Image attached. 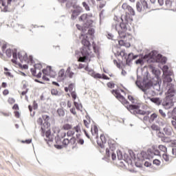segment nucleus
I'll use <instances>...</instances> for the list:
<instances>
[{
  "label": "nucleus",
  "mask_w": 176,
  "mask_h": 176,
  "mask_svg": "<svg viewBox=\"0 0 176 176\" xmlns=\"http://www.w3.org/2000/svg\"><path fill=\"white\" fill-rule=\"evenodd\" d=\"M111 94L114 95L117 99L122 102L131 113L134 115L139 114L142 116L146 115V111L140 109V106L138 104H129V102L126 100L123 96H121L119 90L115 89L111 91Z\"/></svg>",
  "instance_id": "f257e3e1"
},
{
  "label": "nucleus",
  "mask_w": 176,
  "mask_h": 176,
  "mask_svg": "<svg viewBox=\"0 0 176 176\" xmlns=\"http://www.w3.org/2000/svg\"><path fill=\"white\" fill-rule=\"evenodd\" d=\"M122 23H117L115 22V29L118 32L119 37L121 38H126L127 36H131L130 34L126 33L127 30V23L133 21V19L131 17L129 13L126 12L125 15L121 17Z\"/></svg>",
  "instance_id": "f03ea898"
},
{
  "label": "nucleus",
  "mask_w": 176,
  "mask_h": 176,
  "mask_svg": "<svg viewBox=\"0 0 176 176\" xmlns=\"http://www.w3.org/2000/svg\"><path fill=\"white\" fill-rule=\"evenodd\" d=\"M81 43L83 46L82 47V50L80 51L82 56L79 57L78 62L85 63L86 60L89 59L91 53V43L88 40V36L87 35H83L81 34L80 36H79V39L81 40Z\"/></svg>",
  "instance_id": "7ed1b4c3"
},
{
  "label": "nucleus",
  "mask_w": 176,
  "mask_h": 176,
  "mask_svg": "<svg viewBox=\"0 0 176 176\" xmlns=\"http://www.w3.org/2000/svg\"><path fill=\"white\" fill-rule=\"evenodd\" d=\"M148 57L155 59V62L162 65L166 64L167 62L166 57L163 56L160 54H157L156 51H152L150 54H148Z\"/></svg>",
  "instance_id": "20e7f679"
},
{
  "label": "nucleus",
  "mask_w": 176,
  "mask_h": 176,
  "mask_svg": "<svg viewBox=\"0 0 176 176\" xmlns=\"http://www.w3.org/2000/svg\"><path fill=\"white\" fill-rule=\"evenodd\" d=\"M79 21L84 22V27L85 28H89V27H93L94 21L91 19L90 16L87 14H82L80 17H79Z\"/></svg>",
  "instance_id": "39448f33"
},
{
  "label": "nucleus",
  "mask_w": 176,
  "mask_h": 176,
  "mask_svg": "<svg viewBox=\"0 0 176 176\" xmlns=\"http://www.w3.org/2000/svg\"><path fill=\"white\" fill-rule=\"evenodd\" d=\"M41 135L42 137H46L45 139V141H50V137H51V131L50 129H48V124L45 123L41 126Z\"/></svg>",
  "instance_id": "423d86ee"
},
{
  "label": "nucleus",
  "mask_w": 176,
  "mask_h": 176,
  "mask_svg": "<svg viewBox=\"0 0 176 176\" xmlns=\"http://www.w3.org/2000/svg\"><path fill=\"white\" fill-rule=\"evenodd\" d=\"M84 132H85V135H87V138L91 140V141H93L94 139L97 140L98 138V126L95 124L94 126H92L91 129L92 137H90V135H88L86 130H84Z\"/></svg>",
  "instance_id": "0eeeda50"
},
{
  "label": "nucleus",
  "mask_w": 176,
  "mask_h": 176,
  "mask_svg": "<svg viewBox=\"0 0 176 176\" xmlns=\"http://www.w3.org/2000/svg\"><path fill=\"white\" fill-rule=\"evenodd\" d=\"M137 10L138 12H142L147 9L151 10L152 7L150 5H148L146 0H141L140 2H137Z\"/></svg>",
  "instance_id": "6e6552de"
},
{
  "label": "nucleus",
  "mask_w": 176,
  "mask_h": 176,
  "mask_svg": "<svg viewBox=\"0 0 176 176\" xmlns=\"http://www.w3.org/2000/svg\"><path fill=\"white\" fill-rule=\"evenodd\" d=\"M18 57L19 60H21V63H23L24 61L30 63V62L32 63V56H28L27 53H25V51H21L18 54Z\"/></svg>",
  "instance_id": "1a4fd4ad"
},
{
  "label": "nucleus",
  "mask_w": 176,
  "mask_h": 176,
  "mask_svg": "<svg viewBox=\"0 0 176 176\" xmlns=\"http://www.w3.org/2000/svg\"><path fill=\"white\" fill-rule=\"evenodd\" d=\"M42 69V65L40 63L35 64L34 68L31 69V73L33 76H36L38 78H40L42 76L41 69Z\"/></svg>",
  "instance_id": "9d476101"
},
{
  "label": "nucleus",
  "mask_w": 176,
  "mask_h": 176,
  "mask_svg": "<svg viewBox=\"0 0 176 176\" xmlns=\"http://www.w3.org/2000/svg\"><path fill=\"white\" fill-rule=\"evenodd\" d=\"M69 144V140L68 138H65L64 140L61 141L60 140H58L56 141V144L54 145L55 148L56 149H62L65 148V146H67V145Z\"/></svg>",
  "instance_id": "9b49d317"
},
{
  "label": "nucleus",
  "mask_w": 176,
  "mask_h": 176,
  "mask_svg": "<svg viewBox=\"0 0 176 176\" xmlns=\"http://www.w3.org/2000/svg\"><path fill=\"white\" fill-rule=\"evenodd\" d=\"M122 9L128 10V12H130L131 16L135 15V11H134L133 8L128 5L126 3H124L122 5Z\"/></svg>",
  "instance_id": "f8f14e48"
},
{
  "label": "nucleus",
  "mask_w": 176,
  "mask_h": 176,
  "mask_svg": "<svg viewBox=\"0 0 176 176\" xmlns=\"http://www.w3.org/2000/svg\"><path fill=\"white\" fill-rule=\"evenodd\" d=\"M162 105H163L165 109H169L173 107L174 103L170 100L166 99L163 102V103H162Z\"/></svg>",
  "instance_id": "ddd939ff"
},
{
  "label": "nucleus",
  "mask_w": 176,
  "mask_h": 176,
  "mask_svg": "<svg viewBox=\"0 0 176 176\" xmlns=\"http://www.w3.org/2000/svg\"><path fill=\"white\" fill-rule=\"evenodd\" d=\"M66 77H67V74H65V69H60V71L58 72V81L63 82Z\"/></svg>",
  "instance_id": "4468645a"
},
{
  "label": "nucleus",
  "mask_w": 176,
  "mask_h": 176,
  "mask_svg": "<svg viewBox=\"0 0 176 176\" xmlns=\"http://www.w3.org/2000/svg\"><path fill=\"white\" fill-rule=\"evenodd\" d=\"M106 157H111L112 160H116L117 158L116 153H114L113 151H109V148H106Z\"/></svg>",
  "instance_id": "2eb2a0df"
},
{
  "label": "nucleus",
  "mask_w": 176,
  "mask_h": 176,
  "mask_svg": "<svg viewBox=\"0 0 176 176\" xmlns=\"http://www.w3.org/2000/svg\"><path fill=\"white\" fill-rule=\"evenodd\" d=\"M62 129L64 131L72 130L73 129V125L68 123H65V124H63Z\"/></svg>",
  "instance_id": "dca6fc26"
},
{
  "label": "nucleus",
  "mask_w": 176,
  "mask_h": 176,
  "mask_svg": "<svg viewBox=\"0 0 176 176\" xmlns=\"http://www.w3.org/2000/svg\"><path fill=\"white\" fill-rule=\"evenodd\" d=\"M65 74H66V76H68L70 78H73L74 73L71 72V67H67V69H66V72H65Z\"/></svg>",
  "instance_id": "f3484780"
},
{
  "label": "nucleus",
  "mask_w": 176,
  "mask_h": 176,
  "mask_svg": "<svg viewBox=\"0 0 176 176\" xmlns=\"http://www.w3.org/2000/svg\"><path fill=\"white\" fill-rule=\"evenodd\" d=\"M108 144H109V146H110V148L111 150H114L115 147L116 146V142L114 140H109Z\"/></svg>",
  "instance_id": "a211bd4d"
},
{
  "label": "nucleus",
  "mask_w": 176,
  "mask_h": 176,
  "mask_svg": "<svg viewBox=\"0 0 176 176\" xmlns=\"http://www.w3.org/2000/svg\"><path fill=\"white\" fill-rule=\"evenodd\" d=\"M118 44L120 46H124L125 47H130L131 44L129 43H125L124 41H118Z\"/></svg>",
  "instance_id": "6ab92c4d"
},
{
  "label": "nucleus",
  "mask_w": 176,
  "mask_h": 176,
  "mask_svg": "<svg viewBox=\"0 0 176 176\" xmlns=\"http://www.w3.org/2000/svg\"><path fill=\"white\" fill-rule=\"evenodd\" d=\"M150 100L155 103V104L157 105H160L161 104V100L160 98H150Z\"/></svg>",
  "instance_id": "aec40b11"
},
{
  "label": "nucleus",
  "mask_w": 176,
  "mask_h": 176,
  "mask_svg": "<svg viewBox=\"0 0 176 176\" xmlns=\"http://www.w3.org/2000/svg\"><path fill=\"white\" fill-rule=\"evenodd\" d=\"M172 81H173V78H171V77H170V76L169 74H166L164 76V83L170 82Z\"/></svg>",
  "instance_id": "412c9836"
},
{
  "label": "nucleus",
  "mask_w": 176,
  "mask_h": 176,
  "mask_svg": "<svg viewBox=\"0 0 176 176\" xmlns=\"http://www.w3.org/2000/svg\"><path fill=\"white\" fill-rule=\"evenodd\" d=\"M157 114L155 113H152V114L151 115L150 119L148 120V122H150V123H152V122H153L155 120V119H157Z\"/></svg>",
  "instance_id": "4be33fe9"
},
{
  "label": "nucleus",
  "mask_w": 176,
  "mask_h": 176,
  "mask_svg": "<svg viewBox=\"0 0 176 176\" xmlns=\"http://www.w3.org/2000/svg\"><path fill=\"white\" fill-rule=\"evenodd\" d=\"M97 1H100L99 2V9H102L104 6H106L107 1L104 0H96Z\"/></svg>",
  "instance_id": "5701e85b"
},
{
  "label": "nucleus",
  "mask_w": 176,
  "mask_h": 176,
  "mask_svg": "<svg viewBox=\"0 0 176 176\" xmlns=\"http://www.w3.org/2000/svg\"><path fill=\"white\" fill-rule=\"evenodd\" d=\"M4 74L6 76H9L11 78H14V75L12 74L10 72H8L9 69L7 67H4Z\"/></svg>",
  "instance_id": "b1692460"
},
{
  "label": "nucleus",
  "mask_w": 176,
  "mask_h": 176,
  "mask_svg": "<svg viewBox=\"0 0 176 176\" xmlns=\"http://www.w3.org/2000/svg\"><path fill=\"white\" fill-rule=\"evenodd\" d=\"M65 136H67V133L62 131H59L58 132V138H62L63 139Z\"/></svg>",
  "instance_id": "393cba45"
},
{
  "label": "nucleus",
  "mask_w": 176,
  "mask_h": 176,
  "mask_svg": "<svg viewBox=\"0 0 176 176\" xmlns=\"http://www.w3.org/2000/svg\"><path fill=\"white\" fill-rule=\"evenodd\" d=\"M12 57L14 59H12V63L13 64L17 65V61H16V60H17V54H16V52H12Z\"/></svg>",
  "instance_id": "a878e982"
},
{
  "label": "nucleus",
  "mask_w": 176,
  "mask_h": 176,
  "mask_svg": "<svg viewBox=\"0 0 176 176\" xmlns=\"http://www.w3.org/2000/svg\"><path fill=\"white\" fill-rule=\"evenodd\" d=\"M151 129L154 131H160V128L159 126H157L155 124H153L151 125Z\"/></svg>",
  "instance_id": "bb28decb"
},
{
  "label": "nucleus",
  "mask_w": 176,
  "mask_h": 176,
  "mask_svg": "<svg viewBox=\"0 0 176 176\" xmlns=\"http://www.w3.org/2000/svg\"><path fill=\"white\" fill-rule=\"evenodd\" d=\"M68 131L66 132V135L67 137H73L75 134V131L74 129L67 130Z\"/></svg>",
  "instance_id": "cd10ccee"
},
{
  "label": "nucleus",
  "mask_w": 176,
  "mask_h": 176,
  "mask_svg": "<svg viewBox=\"0 0 176 176\" xmlns=\"http://www.w3.org/2000/svg\"><path fill=\"white\" fill-rule=\"evenodd\" d=\"M158 148L163 153H167V148L165 146L160 145L158 146Z\"/></svg>",
  "instance_id": "c85d7f7f"
},
{
  "label": "nucleus",
  "mask_w": 176,
  "mask_h": 176,
  "mask_svg": "<svg viewBox=\"0 0 176 176\" xmlns=\"http://www.w3.org/2000/svg\"><path fill=\"white\" fill-rule=\"evenodd\" d=\"M74 105L76 109L78 111H82V104L81 103H78L77 102H74Z\"/></svg>",
  "instance_id": "c756f323"
},
{
  "label": "nucleus",
  "mask_w": 176,
  "mask_h": 176,
  "mask_svg": "<svg viewBox=\"0 0 176 176\" xmlns=\"http://www.w3.org/2000/svg\"><path fill=\"white\" fill-rule=\"evenodd\" d=\"M168 94L169 97H173L174 95L175 94V91L172 89H170L168 90Z\"/></svg>",
  "instance_id": "7c9ffc66"
},
{
  "label": "nucleus",
  "mask_w": 176,
  "mask_h": 176,
  "mask_svg": "<svg viewBox=\"0 0 176 176\" xmlns=\"http://www.w3.org/2000/svg\"><path fill=\"white\" fill-rule=\"evenodd\" d=\"M162 157H163L164 160H165V162H169L170 156L168 154H167V153H164Z\"/></svg>",
  "instance_id": "2f4dec72"
},
{
  "label": "nucleus",
  "mask_w": 176,
  "mask_h": 176,
  "mask_svg": "<svg viewBox=\"0 0 176 176\" xmlns=\"http://www.w3.org/2000/svg\"><path fill=\"white\" fill-rule=\"evenodd\" d=\"M6 54L8 56V58H10L12 55L13 54V52L12 51L11 49H8L6 51Z\"/></svg>",
  "instance_id": "473e14b6"
},
{
  "label": "nucleus",
  "mask_w": 176,
  "mask_h": 176,
  "mask_svg": "<svg viewBox=\"0 0 176 176\" xmlns=\"http://www.w3.org/2000/svg\"><path fill=\"white\" fill-rule=\"evenodd\" d=\"M90 123H91L90 120H88L87 118L86 120H84V124H85V127H87V129L89 128Z\"/></svg>",
  "instance_id": "72a5a7b5"
},
{
  "label": "nucleus",
  "mask_w": 176,
  "mask_h": 176,
  "mask_svg": "<svg viewBox=\"0 0 176 176\" xmlns=\"http://www.w3.org/2000/svg\"><path fill=\"white\" fill-rule=\"evenodd\" d=\"M56 113L58 114L59 116H65V111L63 109H59L58 111H56Z\"/></svg>",
  "instance_id": "f704fd0d"
},
{
  "label": "nucleus",
  "mask_w": 176,
  "mask_h": 176,
  "mask_svg": "<svg viewBox=\"0 0 176 176\" xmlns=\"http://www.w3.org/2000/svg\"><path fill=\"white\" fill-rule=\"evenodd\" d=\"M162 142L165 143H169L171 142L170 138L168 137H163L162 138Z\"/></svg>",
  "instance_id": "c9c22d12"
},
{
  "label": "nucleus",
  "mask_w": 176,
  "mask_h": 176,
  "mask_svg": "<svg viewBox=\"0 0 176 176\" xmlns=\"http://www.w3.org/2000/svg\"><path fill=\"white\" fill-rule=\"evenodd\" d=\"M172 4H173V1L171 0L165 1V6H166L168 8H170Z\"/></svg>",
  "instance_id": "e433bc0d"
},
{
  "label": "nucleus",
  "mask_w": 176,
  "mask_h": 176,
  "mask_svg": "<svg viewBox=\"0 0 176 176\" xmlns=\"http://www.w3.org/2000/svg\"><path fill=\"white\" fill-rule=\"evenodd\" d=\"M100 140H101L102 144H106L107 138L104 134L100 135Z\"/></svg>",
  "instance_id": "4c0bfd02"
},
{
  "label": "nucleus",
  "mask_w": 176,
  "mask_h": 176,
  "mask_svg": "<svg viewBox=\"0 0 176 176\" xmlns=\"http://www.w3.org/2000/svg\"><path fill=\"white\" fill-rule=\"evenodd\" d=\"M164 131L165 134H166L167 135H171V129H170L165 127L164 129Z\"/></svg>",
  "instance_id": "58836bf2"
},
{
  "label": "nucleus",
  "mask_w": 176,
  "mask_h": 176,
  "mask_svg": "<svg viewBox=\"0 0 176 176\" xmlns=\"http://www.w3.org/2000/svg\"><path fill=\"white\" fill-rule=\"evenodd\" d=\"M79 15V12H78L77 10H74L72 12V19H74L76 18L77 16Z\"/></svg>",
  "instance_id": "ea45409f"
},
{
  "label": "nucleus",
  "mask_w": 176,
  "mask_h": 176,
  "mask_svg": "<svg viewBox=\"0 0 176 176\" xmlns=\"http://www.w3.org/2000/svg\"><path fill=\"white\" fill-rule=\"evenodd\" d=\"M16 65H18L21 69H28V65H21V63H16Z\"/></svg>",
  "instance_id": "a19ab883"
},
{
  "label": "nucleus",
  "mask_w": 176,
  "mask_h": 176,
  "mask_svg": "<svg viewBox=\"0 0 176 176\" xmlns=\"http://www.w3.org/2000/svg\"><path fill=\"white\" fill-rule=\"evenodd\" d=\"M82 5L84 6L85 10L90 11V7L85 1L82 2Z\"/></svg>",
  "instance_id": "79ce46f5"
},
{
  "label": "nucleus",
  "mask_w": 176,
  "mask_h": 176,
  "mask_svg": "<svg viewBox=\"0 0 176 176\" xmlns=\"http://www.w3.org/2000/svg\"><path fill=\"white\" fill-rule=\"evenodd\" d=\"M76 143V138L74 137L71 138L69 140V144L74 145Z\"/></svg>",
  "instance_id": "37998d69"
},
{
  "label": "nucleus",
  "mask_w": 176,
  "mask_h": 176,
  "mask_svg": "<svg viewBox=\"0 0 176 176\" xmlns=\"http://www.w3.org/2000/svg\"><path fill=\"white\" fill-rule=\"evenodd\" d=\"M168 69H169V67L167 65H164L162 69L164 74H167V73L168 72Z\"/></svg>",
  "instance_id": "c03bdc74"
},
{
  "label": "nucleus",
  "mask_w": 176,
  "mask_h": 176,
  "mask_svg": "<svg viewBox=\"0 0 176 176\" xmlns=\"http://www.w3.org/2000/svg\"><path fill=\"white\" fill-rule=\"evenodd\" d=\"M73 131L75 130L76 132L77 133H79L81 131V129H80V124H78L77 126H76L75 127H73Z\"/></svg>",
  "instance_id": "a18cd8bd"
},
{
  "label": "nucleus",
  "mask_w": 176,
  "mask_h": 176,
  "mask_svg": "<svg viewBox=\"0 0 176 176\" xmlns=\"http://www.w3.org/2000/svg\"><path fill=\"white\" fill-rule=\"evenodd\" d=\"M107 87L110 89H113L115 87V84L112 82H107Z\"/></svg>",
  "instance_id": "49530a36"
},
{
  "label": "nucleus",
  "mask_w": 176,
  "mask_h": 176,
  "mask_svg": "<svg viewBox=\"0 0 176 176\" xmlns=\"http://www.w3.org/2000/svg\"><path fill=\"white\" fill-rule=\"evenodd\" d=\"M8 102L10 104H14V102H15V99L13 98H9L8 100Z\"/></svg>",
  "instance_id": "de8ad7c7"
},
{
  "label": "nucleus",
  "mask_w": 176,
  "mask_h": 176,
  "mask_svg": "<svg viewBox=\"0 0 176 176\" xmlns=\"http://www.w3.org/2000/svg\"><path fill=\"white\" fill-rule=\"evenodd\" d=\"M153 164H155V166H160L161 161H160V160H158V159H155L153 160Z\"/></svg>",
  "instance_id": "09e8293b"
},
{
  "label": "nucleus",
  "mask_w": 176,
  "mask_h": 176,
  "mask_svg": "<svg viewBox=\"0 0 176 176\" xmlns=\"http://www.w3.org/2000/svg\"><path fill=\"white\" fill-rule=\"evenodd\" d=\"M158 112H160L161 116H162L163 118H166V113L164 112V111H163L162 109H160V110L158 111Z\"/></svg>",
  "instance_id": "8fccbe9b"
},
{
  "label": "nucleus",
  "mask_w": 176,
  "mask_h": 176,
  "mask_svg": "<svg viewBox=\"0 0 176 176\" xmlns=\"http://www.w3.org/2000/svg\"><path fill=\"white\" fill-rule=\"evenodd\" d=\"M43 120H44L45 122H48L50 118L47 115H43L42 116Z\"/></svg>",
  "instance_id": "3c124183"
},
{
  "label": "nucleus",
  "mask_w": 176,
  "mask_h": 176,
  "mask_svg": "<svg viewBox=\"0 0 176 176\" xmlns=\"http://www.w3.org/2000/svg\"><path fill=\"white\" fill-rule=\"evenodd\" d=\"M71 96H72V98L73 100H76L77 94H76V93L75 91H72L71 93Z\"/></svg>",
  "instance_id": "603ef678"
},
{
  "label": "nucleus",
  "mask_w": 176,
  "mask_h": 176,
  "mask_svg": "<svg viewBox=\"0 0 176 176\" xmlns=\"http://www.w3.org/2000/svg\"><path fill=\"white\" fill-rule=\"evenodd\" d=\"M147 86H148V84L145 85V88H144V87H142V86L140 87V89H141L142 91H144V95H146V91H147V88L146 87H147Z\"/></svg>",
  "instance_id": "864d4df0"
},
{
  "label": "nucleus",
  "mask_w": 176,
  "mask_h": 176,
  "mask_svg": "<svg viewBox=\"0 0 176 176\" xmlns=\"http://www.w3.org/2000/svg\"><path fill=\"white\" fill-rule=\"evenodd\" d=\"M94 32H95L94 29V28H91V29H89L87 34H88L89 35L92 36V35L94 34Z\"/></svg>",
  "instance_id": "5fc2aeb1"
},
{
  "label": "nucleus",
  "mask_w": 176,
  "mask_h": 176,
  "mask_svg": "<svg viewBox=\"0 0 176 176\" xmlns=\"http://www.w3.org/2000/svg\"><path fill=\"white\" fill-rule=\"evenodd\" d=\"M21 142L23 144H30L32 142V139L26 140H22Z\"/></svg>",
  "instance_id": "6e6d98bb"
},
{
  "label": "nucleus",
  "mask_w": 176,
  "mask_h": 176,
  "mask_svg": "<svg viewBox=\"0 0 176 176\" xmlns=\"http://www.w3.org/2000/svg\"><path fill=\"white\" fill-rule=\"evenodd\" d=\"M128 100H130L132 103L135 102V99L133 98V96H128Z\"/></svg>",
  "instance_id": "4d7b16f0"
},
{
  "label": "nucleus",
  "mask_w": 176,
  "mask_h": 176,
  "mask_svg": "<svg viewBox=\"0 0 176 176\" xmlns=\"http://www.w3.org/2000/svg\"><path fill=\"white\" fill-rule=\"evenodd\" d=\"M120 55L122 57H124V58H126V53L124 50L121 51Z\"/></svg>",
  "instance_id": "13d9d810"
},
{
  "label": "nucleus",
  "mask_w": 176,
  "mask_h": 176,
  "mask_svg": "<svg viewBox=\"0 0 176 176\" xmlns=\"http://www.w3.org/2000/svg\"><path fill=\"white\" fill-rule=\"evenodd\" d=\"M76 27L78 30H81L82 33H85L86 32V30H84L80 25H76Z\"/></svg>",
  "instance_id": "bf43d9fd"
},
{
  "label": "nucleus",
  "mask_w": 176,
  "mask_h": 176,
  "mask_svg": "<svg viewBox=\"0 0 176 176\" xmlns=\"http://www.w3.org/2000/svg\"><path fill=\"white\" fill-rule=\"evenodd\" d=\"M77 142L79 145H83L84 144V140L81 138H78L77 140Z\"/></svg>",
  "instance_id": "052dcab7"
},
{
  "label": "nucleus",
  "mask_w": 176,
  "mask_h": 176,
  "mask_svg": "<svg viewBox=\"0 0 176 176\" xmlns=\"http://www.w3.org/2000/svg\"><path fill=\"white\" fill-rule=\"evenodd\" d=\"M14 116L16 117V118H20L21 114L20 112L18 111H16L14 112Z\"/></svg>",
  "instance_id": "680f3d73"
},
{
  "label": "nucleus",
  "mask_w": 176,
  "mask_h": 176,
  "mask_svg": "<svg viewBox=\"0 0 176 176\" xmlns=\"http://www.w3.org/2000/svg\"><path fill=\"white\" fill-rule=\"evenodd\" d=\"M52 95L56 96L58 95V91L56 89H52L51 91Z\"/></svg>",
  "instance_id": "e2e57ef3"
},
{
  "label": "nucleus",
  "mask_w": 176,
  "mask_h": 176,
  "mask_svg": "<svg viewBox=\"0 0 176 176\" xmlns=\"http://www.w3.org/2000/svg\"><path fill=\"white\" fill-rule=\"evenodd\" d=\"M12 109L14 111H19L20 108L19 107V105L17 104H14L12 107Z\"/></svg>",
  "instance_id": "0e129e2a"
},
{
  "label": "nucleus",
  "mask_w": 176,
  "mask_h": 176,
  "mask_svg": "<svg viewBox=\"0 0 176 176\" xmlns=\"http://www.w3.org/2000/svg\"><path fill=\"white\" fill-rule=\"evenodd\" d=\"M42 72H43V74H44V75H49V74H50V72H49V71H47V69H43L42 70Z\"/></svg>",
  "instance_id": "69168bd1"
},
{
  "label": "nucleus",
  "mask_w": 176,
  "mask_h": 176,
  "mask_svg": "<svg viewBox=\"0 0 176 176\" xmlns=\"http://www.w3.org/2000/svg\"><path fill=\"white\" fill-rule=\"evenodd\" d=\"M48 75H44L42 77L43 80L45 81V82H48L49 81V78L47 77Z\"/></svg>",
  "instance_id": "338daca9"
},
{
  "label": "nucleus",
  "mask_w": 176,
  "mask_h": 176,
  "mask_svg": "<svg viewBox=\"0 0 176 176\" xmlns=\"http://www.w3.org/2000/svg\"><path fill=\"white\" fill-rule=\"evenodd\" d=\"M171 124H172V126L174 127V129H176V120H172Z\"/></svg>",
  "instance_id": "774afa93"
}]
</instances>
